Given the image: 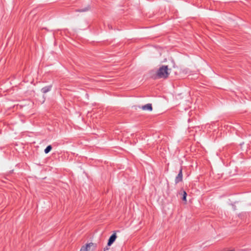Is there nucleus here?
<instances>
[{
    "mask_svg": "<svg viewBox=\"0 0 251 251\" xmlns=\"http://www.w3.org/2000/svg\"><path fill=\"white\" fill-rule=\"evenodd\" d=\"M52 149V146L51 145L48 146L44 150L45 153H48Z\"/></svg>",
    "mask_w": 251,
    "mask_h": 251,
    "instance_id": "nucleus-7",
    "label": "nucleus"
},
{
    "mask_svg": "<svg viewBox=\"0 0 251 251\" xmlns=\"http://www.w3.org/2000/svg\"><path fill=\"white\" fill-rule=\"evenodd\" d=\"M182 176H183V175H182V170L181 168L179 170V173H178L177 176L176 177V178H175V183H176V184H177V183L182 181Z\"/></svg>",
    "mask_w": 251,
    "mask_h": 251,
    "instance_id": "nucleus-2",
    "label": "nucleus"
},
{
    "mask_svg": "<svg viewBox=\"0 0 251 251\" xmlns=\"http://www.w3.org/2000/svg\"><path fill=\"white\" fill-rule=\"evenodd\" d=\"M94 247V244L93 243L87 244L85 246L81 247L80 251H87V248H91Z\"/></svg>",
    "mask_w": 251,
    "mask_h": 251,
    "instance_id": "nucleus-4",
    "label": "nucleus"
},
{
    "mask_svg": "<svg viewBox=\"0 0 251 251\" xmlns=\"http://www.w3.org/2000/svg\"><path fill=\"white\" fill-rule=\"evenodd\" d=\"M89 8H90V7L88 6L87 7H86L85 8L78 9V10H77V11L79 12H86V11H88L89 9Z\"/></svg>",
    "mask_w": 251,
    "mask_h": 251,
    "instance_id": "nucleus-8",
    "label": "nucleus"
},
{
    "mask_svg": "<svg viewBox=\"0 0 251 251\" xmlns=\"http://www.w3.org/2000/svg\"><path fill=\"white\" fill-rule=\"evenodd\" d=\"M186 197H187V193L185 191H183V197H182V200L184 201H186Z\"/></svg>",
    "mask_w": 251,
    "mask_h": 251,
    "instance_id": "nucleus-9",
    "label": "nucleus"
},
{
    "mask_svg": "<svg viewBox=\"0 0 251 251\" xmlns=\"http://www.w3.org/2000/svg\"><path fill=\"white\" fill-rule=\"evenodd\" d=\"M91 248H87V251L90 250Z\"/></svg>",
    "mask_w": 251,
    "mask_h": 251,
    "instance_id": "nucleus-10",
    "label": "nucleus"
},
{
    "mask_svg": "<svg viewBox=\"0 0 251 251\" xmlns=\"http://www.w3.org/2000/svg\"><path fill=\"white\" fill-rule=\"evenodd\" d=\"M52 85H50L49 86H45L41 89V92L43 94H46L48 92L50 91L51 89Z\"/></svg>",
    "mask_w": 251,
    "mask_h": 251,
    "instance_id": "nucleus-5",
    "label": "nucleus"
},
{
    "mask_svg": "<svg viewBox=\"0 0 251 251\" xmlns=\"http://www.w3.org/2000/svg\"><path fill=\"white\" fill-rule=\"evenodd\" d=\"M170 69H169L167 65H162L157 70L155 78L163 79L168 78L170 74Z\"/></svg>",
    "mask_w": 251,
    "mask_h": 251,
    "instance_id": "nucleus-1",
    "label": "nucleus"
},
{
    "mask_svg": "<svg viewBox=\"0 0 251 251\" xmlns=\"http://www.w3.org/2000/svg\"><path fill=\"white\" fill-rule=\"evenodd\" d=\"M116 238L117 235L116 233L115 232L113 234H112L109 237L107 243V246H110L114 242Z\"/></svg>",
    "mask_w": 251,
    "mask_h": 251,
    "instance_id": "nucleus-3",
    "label": "nucleus"
},
{
    "mask_svg": "<svg viewBox=\"0 0 251 251\" xmlns=\"http://www.w3.org/2000/svg\"><path fill=\"white\" fill-rule=\"evenodd\" d=\"M142 109L144 110H149L151 111L152 110V105L151 103H148L145 105L142 106Z\"/></svg>",
    "mask_w": 251,
    "mask_h": 251,
    "instance_id": "nucleus-6",
    "label": "nucleus"
},
{
    "mask_svg": "<svg viewBox=\"0 0 251 251\" xmlns=\"http://www.w3.org/2000/svg\"><path fill=\"white\" fill-rule=\"evenodd\" d=\"M108 249L107 248H106V249H104V251H105V250H108Z\"/></svg>",
    "mask_w": 251,
    "mask_h": 251,
    "instance_id": "nucleus-11",
    "label": "nucleus"
}]
</instances>
